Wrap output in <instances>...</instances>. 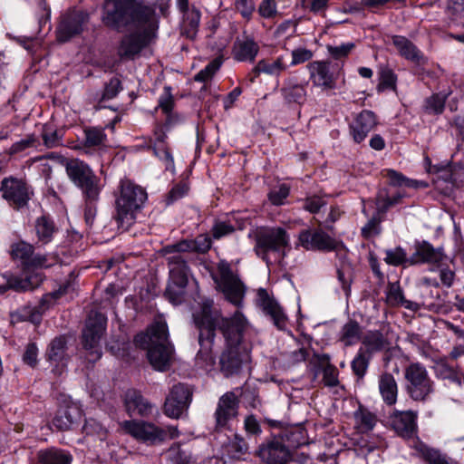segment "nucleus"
<instances>
[{"instance_id":"1","label":"nucleus","mask_w":464,"mask_h":464,"mask_svg":"<svg viewBox=\"0 0 464 464\" xmlns=\"http://www.w3.org/2000/svg\"><path fill=\"white\" fill-rule=\"evenodd\" d=\"M170 0H104L102 20L104 25L124 34L117 47L122 60H133L158 37L160 17H168Z\"/></svg>"},{"instance_id":"2","label":"nucleus","mask_w":464,"mask_h":464,"mask_svg":"<svg viewBox=\"0 0 464 464\" xmlns=\"http://www.w3.org/2000/svg\"><path fill=\"white\" fill-rule=\"evenodd\" d=\"M196 300L199 305L192 314L193 324L198 330V343L200 350L198 358L206 361L208 364L214 363L212 348L218 329L227 344L239 345L243 340L247 321L238 310L231 317H225L214 301L205 296L198 295Z\"/></svg>"},{"instance_id":"3","label":"nucleus","mask_w":464,"mask_h":464,"mask_svg":"<svg viewBox=\"0 0 464 464\" xmlns=\"http://www.w3.org/2000/svg\"><path fill=\"white\" fill-rule=\"evenodd\" d=\"M136 346L147 350L151 366L159 372L168 371L175 360V349L169 341L168 326L165 322L157 321L145 333L134 338Z\"/></svg>"},{"instance_id":"4","label":"nucleus","mask_w":464,"mask_h":464,"mask_svg":"<svg viewBox=\"0 0 464 464\" xmlns=\"http://www.w3.org/2000/svg\"><path fill=\"white\" fill-rule=\"evenodd\" d=\"M66 174L71 181L81 190L84 202V219L87 225H92L97 214L103 184L99 176L84 161L72 159L65 164Z\"/></svg>"},{"instance_id":"5","label":"nucleus","mask_w":464,"mask_h":464,"mask_svg":"<svg viewBox=\"0 0 464 464\" xmlns=\"http://www.w3.org/2000/svg\"><path fill=\"white\" fill-rule=\"evenodd\" d=\"M113 220L118 228L128 230L137 220L148 200L146 189L129 179H121L114 192Z\"/></svg>"},{"instance_id":"6","label":"nucleus","mask_w":464,"mask_h":464,"mask_svg":"<svg viewBox=\"0 0 464 464\" xmlns=\"http://www.w3.org/2000/svg\"><path fill=\"white\" fill-rule=\"evenodd\" d=\"M255 251L267 266L280 263L289 246V235L281 227H261L255 233Z\"/></svg>"},{"instance_id":"7","label":"nucleus","mask_w":464,"mask_h":464,"mask_svg":"<svg viewBox=\"0 0 464 464\" xmlns=\"http://www.w3.org/2000/svg\"><path fill=\"white\" fill-rule=\"evenodd\" d=\"M107 329V316L101 311L91 310L82 331L81 343L90 362L99 361L102 355L101 341Z\"/></svg>"},{"instance_id":"8","label":"nucleus","mask_w":464,"mask_h":464,"mask_svg":"<svg viewBox=\"0 0 464 464\" xmlns=\"http://www.w3.org/2000/svg\"><path fill=\"white\" fill-rule=\"evenodd\" d=\"M405 391L414 401L425 402L435 392V382L425 366L411 362L404 369Z\"/></svg>"},{"instance_id":"9","label":"nucleus","mask_w":464,"mask_h":464,"mask_svg":"<svg viewBox=\"0 0 464 464\" xmlns=\"http://www.w3.org/2000/svg\"><path fill=\"white\" fill-rule=\"evenodd\" d=\"M0 193L8 205L15 210L28 207L34 196L33 187L25 179L8 176L2 179Z\"/></svg>"},{"instance_id":"10","label":"nucleus","mask_w":464,"mask_h":464,"mask_svg":"<svg viewBox=\"0 0 464 464\" xmlns=\"http://www.w3.org/2000/svg\"><path fill=\"white\" fill-rule=\"evenodd\" d=\"M89 20L90 14L87 11L76 6L68 8L60 16L56 28L57 41L66 43L81 34Z\"/></svg>"},{"instance_id":"11","label":"nucleus","mask_w":464,"mask_h":464,"mask_svg":"<svg viewBox=\"0 0 464 464\" xmlns=\"http://www.w3.org/2000/svg\"><path fill=\"white\" fill-rule=\"evenodd\" d=\"M309 80L314 87L323 91L334 90L343 71L338 64L328 60L313 61L307 64Z\"/></svg>"},{"instance_id":"12","label":"nucleus","mask_w":464,"mask_h":464,"mask_svg":"<svg viewBox=\"0 0 464 464\" xmlns=\"http://www.w3.org/2000/svg\"><path fill=\"white\" fill-rule=\"evenodd\" d=\"M124 429L135 439L151 444L162 442L167 438L173 439L179 435L176 427H168L167 430H164L145 421H125Z\"/></svg>"},{"instance_id":"13","label":"nucleus","mask_w":464,"mask_h":464,"mask_svg":"<svg viewBox=\"0 0 464 464\" xmlns=\"http://www.w3.org/2000/svg\"><path fill=\"white\" fill-rule=\"evenodd\" d=\"M193 396V390L187 383L179 382L172 386L164 403V413L172 419H179L188 411Z\"/></svg>"},{"instance_id":"14","label":"nucleus","mask_w":464,"mask_h":464,"mask_svg":"<svg viewBox=\"0 0 464 464\" xmlns=\"http://www.w3.org/2000/svg\"><path fill=\"white\" fill-rule=\"evenodd\" d=\"M146 150L151 151L153 156L163 163L166 171L175 173V161L168 133L160 130H152V136L148 137Z\"/></svg>"},{"instance_id":"15","label":"nucleus","mask_w":464,"mask_h":464,"mask_svg":"<svg viewBox=\"0 0 464 464\" xmlns=\"http://www.w3.org/2000/svg\"><path fill=\"white\" fill-rule=\"evenodd\" d=\"M166 256L169 268V285L166 290H171L172 287L185 289L189 285L190 279L193 280L187 260L179 253Z\"/></svg>"},{"instance_id":"16","label":"nucleus","mask_w":464,"mask_h":464,"mask_svg":"<svg viewBox=\"0 0 464 464\" xmlns=\"http://www.w3.org/2000/svg\"><path fill=\"white\" fill-rule=\"evenodd\" d=\"M298 241L304 249L312 251L330 252L337 246L336 240L322 229H304Z\"/></svg>"},{"instance_id":"17","label":"nucleus","mask_w":464,"mask_h":464,"mask_svg":"<svg viewBox=\"0 0 464 464\" xmlns=\"http://www.w3.org/2000/svg\"><path fill=\"white\" fill-rule=\"evenodd\" d=\"M257 305L270 318L273 324L280 331L285 330L288 317L275 296L269 292H258Z\"/></svg>"},{"instance_id":"18","label":"nucleus","mask_w":464,"mask_h":464,"mask_svg":"<svg viewBox=\"0 0 464 464\" xmlns=\"http://www.w3.org/2000/svg\"><path fill=\"white\" fill-rule=\"evenodd\" d=\"M212 237L208 234H199L193 239H182L175 244L163 246L160 253L163 256L170 254H182L185 252H196L206 254L212 247Z\"/></svg>"},{"instance_id":"19","label":"nucleus","mask_w":464,"mask_h":464,"mask_svg":"<svg viewBox=\"0 0 464 464\" xmlns=\"http://www.w3.org/2000/svg\"><path fill=\"white\" fill-rule=\"evenodd\" d=\"M258 456L267 464H286L291 459L290 450L285 445L282 438L275 437L262 444Z\"/></svg>"},{"instance_id":"20","label":"nucleus","mask_w":464,"mask_h":464,"mask_svg":"<svg viewBox=\"0 0 464 464\" xmlns=\"http://www.w3.org/2000/svg\"><path fill=\"white\" fill-rule=\"evenodd\" d=\"M378 125V117L371 110H362L349 124V132L355 143H362Z\"/></svg>"},{"instance_id":"21","label":"nucleus","mask_w":464,"mask_h":464,"mask_svg":"<svg viewBox=\"0 0 464 464\" xmlns=\"http://www.w3.org/2000/svg\"><path fill=\"white\" fill-rule=\"evenodd\" d=\"M245 353L239 345L227 344L218 358V369L227 378L238 374L242 370Z\"/></svg>"},{"instance_id":"22","label":"nucleus","mask_w":464,"mask_h":464,"mask_svg":"<svg viewBox=\"0 0 464 464\" xmlns=\"http://www.w3.org/2000/svg\"><path fill=\"white\" fill-rule=\"evenodd\" d=\"M414 253L411 256V265L432 264L440 265L446 258L442 246L434 247L429 241L416 240Z\"/></svg>"},{"instance_id":"23","label":"nucleus","mask_w":464,"mask_h":464,"mask_svg":"<svg viewBox=\"0 0 464 464\" xmlns=\"http://www.w3.org/2000/svg\"><path fill=\"white\" fill-rule=\"evenodd\" d=\"M259 50V44L254 37L244 34L233 43L231 54L232 58L238 63H252L258 55Z\"/></svg>"},{"instance_id":"24","label":"nucleus","mask_w":464,"mask_h":464,"mask_svg":"<svg viewBox=\"0 0 464 464\" xmlns=\"http://www.w3.org/2000/svg\"><path fill=\"white\" fill-rule=\"evenodd\" d=\"M82 415V411L77 404L64 402L56 411L53 425L62 431L72 430L79 424Z\"/></svg>"},{"instance_id":"25","label":"nucleus","mask_w":464,"mask_h":464,"mask_svg":"<svg viewBox=\"0 0 464 464\" xmlns=\"http://www.w3.org/2000/svg\"><path fill=\"white\" fill-rule=\"evenodd\" d=\"M64 292H48L41 299L38 307L23 312H15L11 314L12 320L15 322L29 321L33 324H39L42 318V313L54 304L60 299Z\"/></svg>"},{"instance_id":"26","label":"nucleus","mask_w":464,"mask_h":464,"mask_svg":"<svg viewBox=\"0 0 464 464\" xmlns=\"http://www.w3.org/2000/svg\"><path fill=\"white\" fill-rule=\"evenodd\" d=\"M214 280L218 286L216 290H246V285L237 271H235L227 262L218 264Z\"/></svg>"},{"instance_id":"27","label":"nucleus","mask_w":464,"mask_h":464,"mask_svg":"<svg viewBox=\"0 0 464 464\" xmlns=\"http://www.w3.org/2000/svg\"><path fill=\"white\" fill-rule=\"evenodd\" d=\"M417 412L413 411H393L390 420L393 430L402 438H411L417 430Z\"/></svg>"},{"instance_id":"28","label":"nucleus","mask_w":464,"mask_h":464,"mask_svg":"<svg viewBox=\"0 0 464 464\" xmlns=\"http://www.w3.org/2000/svg\"><path fill=\"white\" fill-rule=\"evenodd\" d=\"M238 401L234 392H229L220 397L215 412L217 427L223 428L237 415Z\"/></svg>"},{"instance_id":"29","label":"nucleus","mask_w":464,"mask_h":464,"mask_svg":"<svg viewBox=\"0 0 464 464\" xmlns=\"http://www.w3.org/2000/svg\"><path fill=\"white\" fill-rule=\"evenodd\" d=\"M288 66L289 65L285 63L284 56L282 55L276 59H261L249 72V81L254 82L256 78L261 73L279 77L287 70Z\"/></svg>"},{"instance_id":"30","label":"nucleus","mask_w":464,"mask_h":464,"mask_svg":"<svg viewBox=\"0 0 464 464\" xmlns=\"http://www.w3.org/2000/svg\"><path fill=\"white\" fill-rule=\"evenodd\" d=\"M34 230L37 238L36 243L39 246H46L53 240L54 236L59 231V228L54 219L50 215L44 214L36 218L34 225Z\"/></svg>"},{"instance_id":"31","label":"nucleus","mask_w":464,"mask_h":464,"mask_svg":"<svg viewBox=\"0 0 464 464\" xmlns=\"http://www.w3.org/2000/svg\"><path fill=\"white\" fill-rule=\"evenodd\" d=\"M44 276L39 272H25L21 276L8 280L7 285H0V290H36L44 282Z\"/></svg>"},{"instance_id":"32","label":"nucleus","mask_w":464,"mask_h":464,"mask_svg":"<svg viewBox=\"0 0 464 464\" xmlns=\"http://www.w3.org/2000/svg\"><path fill=\"white\" fill-rule=\"evenodd\" d=\"M431 5L444 9L449 26L464 25V0H433Z\"/></svg>"},{"instance_id":"33","label":"nucleus","mask_w":464,"mask_h":464,"mask_svg":"<svg viewBox=\"0 0 464 464\" xmlns=\"http://www.w3.org/2000/svg\"><path fill=\"white\" fill-rule=\"evenodd\" d=\"M125 407L130 416H146L150 413L152 408L151 404L136 390L126 392Z\"/></svg>"},{"instance_id":"34","label":"nucleus","mask_w":464,"mask_h":464,"mask_svg":"<svg viewBox=\"0 0 464 464\" xmlns=\"http://www.w3.org/2000/svg\"><path fill=\"white\" fill-rule=\"evenodd\" d=\"M311 363L323 372V382L325 386L335 387L338 385V372L335 366L330 363V357L327 354H314Z\"/></svg>"},{"instance_id":"35","label":"nucleus","mask_w":464,"mask_h":464,"mask_svg":"<svg viewBox=\"0 0 464 464\" xmlns=\"http://www.w3.org/2000/svg\"><path fill=\"white\" fill-rule=\"evenodd\" d=\"M34 251V245L24 240L13 242L9 246V255L11 259L24 269L30 268V262L33 257Z\"/></svg>"},{"instance_id":"36","label":"nucleus","mask_w":464,"mask_h":464,"mask_svg":"<svg viewBox=\"0 0 464 464\" xmlns=\"http://www.w3.org/2000/svg\"><path fill=\"white\" fill-rule=\"evenodd\" d=\"M415 450L426 464H458L453 459L441 452L440 450L420 441Z\"/></svg>"},{"instance_id":"37","label":"nucleus","mask_w":464,"mask_h":464,"mask_svg":"<svg viewBox=\"0 0 464 464\" xmlns=\"http://www.w3.org/2000/svg\"><path fill=\"white\" fill-rule=\"evenodd\" d=\"M280 92L287 103L304 104L306 101L305 85L298 83L295 79L289 78L284 82Z\"/></svg>"},{"instance_id":"38","label":"nucleus","mask_w":464,"mask_h":464,"mask_svg":"<svg viewBox=\"0 0 464 464\" xmlns=\"http://www.w3.org/2000/svg\"><path fill=\"white\" fill-rule=\"evenodd\" d=\"M378 388L382 399L387 406H393L397 402L398 384L392 373L383 372L380 375Z\"/></svg>"},{"instance_id":"39","label":"nucleus","mask_w":464,"mask_h":464,"mask_svg":"<svg viewBox=\"0 0 464 464\" xmlns=\"http://www.w3.org/2000/svg\"><path fill=\"white\" fill-rule=\"evenodd\" d=\"M67 338L64 335H60L53 338L49 343L45 357L47 361L52 363L63 364V362L67 360Z\"/></svg>"},{"instance_id":"40","label":"nucleus","mask_w":464,"mask_h":464,"mask_svg":"<svg viewBox=\"0 0 464 464\" xmlns=\"http://www.w3.org/2000/svg\"><path fill=\"white\" fill-rule=\"evenodd\" d=\"M362 343L364 346L363 352H366L370 356H372L375 353L389 349L390 346L388 340L377 330L366 332L362 338Z\"/></svg>"},{"instance_id":"41","label":"nucleus","mask_w":464,"mask_h":464,"mask_svg":"<svg viewBox=\"0 0 464 464\" xmlns=\"http://www.w3.org/2000/svg\"><path fill=\"white\" fill-rule=\"evenodd\" d=\"M72 461V454L62 449L50 448L37 453L38 464H71Z\"/></svg>"},{"instance_id":"42","label":"nucleus","mask_w":464,"mask_h":464,"mask_svg":"<svg viewBox=\"0 0 464 464\" xmlns=\"http://www.w3.org/2000/svg\"><path fill=\"white\" fill-rule=\"evenodd\" d=\"M237 229H243V224H239L235 217L227 216L226 219H216L210 230L211 237L219 240L233 234Z\"/></svg>"},{"instance_id":"43","label":"nucleus","mask_w":464,"mask_h":464,"mask_svg":"<svg viewBox=\"0 0 464 464\" xmlns=\"http://www.w3.org/2000/svg\"><path fill=\"white\" fill-rule=\"evenodd\" d=\"M392 44L399 51L400 54L409 61L419 63L422 58L421 52L405 36L393 35Z\"/></svg>"},{"instance_id":"44","label":"nucleus","mask_w":464,"mask_h":464,"mask_svg":"<svg viewBox=\"0 0 464 464\" xmlns=\"http://www.w3.org/2000/svg\"><path fill=\"white\" fill-rule=\"evenodd\" d=\"M200 18L201 13L195 6H192L190 11L182 14V34L190 40H194L198 32Z\"/></svg>"},{"instance_id":"45","label":"nucleus","mask_w":464,"mask_h":464,"mask_svg":"<svg viewBox=\"0 0 464 464\" xmlns=\"http://www.w3.org/2000/svg\"><path fill=\"white\" fill-rule=\"evenodd\" d=\"M436 372L439 377L448 380L451 383L461 385L464 379L463 371L457 365L450 363L446 359H442L437 362Z\"/></svg>"},{"instance_id":"46","label":"nucleus","mask_w":464,"mask_h":464,"mask_svg":"<svg viewBox=\"0 0 464 464\" xmlns=\"http://www.w3.org/2000/svg\"><path fill=\"white\" fill-rule=\"evenodd\" d=\"M84 147L97 148L105 144L107 134L105 129L98 126L86 127L83 130Z\"/></svg>"},{"instance_id":"47","label":"nucleus","mask_w":464,"mask_h":464,"mask_svg":"<svg viewBox=\"0 0 464 464\" xmlns=\"http://www.w3.org/2000/svg\"><path fill=\"white\" fill-rule=\"evenodd\" d=\"M448 96L441 92L433 93L424 100L422 110L426 114L440 115L445 110Z\"/></svg>"},{"instance_id":"48","label":"nucleus","mask_w":464,"mask_h":464,"mask_svg":"<svg viewBox=\"0 0 464 464\" xmlns=\"http://www.w3.org/2000/svg\"><path fill=\"white\" fill-rule=\"evenodd\" d=\"M198 295L202 296L199 292H163L164 298L173 305H179L187 301L188 298L192 299L193 302L188 304L192 313L199 307L198 302L195 301V299L198 300Z\"/></svg>"},{"instance_id":"49","label":"nucleus","mask_w":464,"mask_h":464,"mask_svg":"<svg viewBox=\"0 0 464 464\" xmlns=\"http://www.w3.org/2000/svg\"><path fill=\"white\" fill-rule=\"evenodd\" d=\"M384 261L387 265L392 266H412L411 256L408 257L406 250L401 246L385 250Z\"/></svg>"},{"instance_id":"50","label":"nucleus","mask_w":464,"mask_h":464,"mask_svg":"<svg viewBox=\"0 0 464 464\" xmlns=\"http://www.w3.org/2000/svg\"><path fill=\"white\" fill-rule=\"evenodd\" d=\"M371 360L372 356L363 352V348L361 347L351 362L353 372L358 379H362L365 376Z\"/></svg>"},{"instance_id":"51","label":"nucleus","mask_w":464,"mask_h":464,"mask_svg":"<svg viewBox=\"0 0 464 464\" xmlns=\"http://www.w3.org/2000/svg\"><path fill=\"white\" fill-rule=\"evenodd\" d=\"M227 452L231 459H244L248 452V445L241 436L236 434L227 445Z\"/></svg>"},{"instance_id":"52","label":"nucleus","mask_w":464,"mask_h":464,"mask_svg":"<svg viewBox=\"0 0 464 464\" xmlns=\"http://www.w3.org/2000/svg\"><path fill=\"white\" fill-rule=\"evenodd\" d=\"M397 85V75L389 67H382L379 72V83L377 84V92L381 93L386 90L396 89Z\"/></svg>"},{"instance_id":"53","label":"nucleus","mask_w":464,"mask_h":464,"mask_svg":"<svg viewBox=\"0 0 464 464\" xmlns=\"http://www.w3.org/2000/svg\"><path fill=\"white\" fill-rule=\"evenodd\" d=\"M361 335V326L353 320H350L346 323L341 331V341L344 343L346 346L354 344Z\"/></svg>"},{"instance_id":"54","label":"nucleus","mask_w":464,"mask_h":464,"mask_svg":"<svg viewBox=\"0 0 464 464\" xmlns=\"http://www.w3.org/2000/svg\"><path fill=\"white\" fill-rule=\"evenodd\" d=\"M291 188L286 183H280L274 187L267 194V198L273 206H283L290 195Z\"/></svg>"},{"instance_id":"55","label":"nucleus","mask_w":464,"mask_h":464,"mask_svg":"<svg viewBox=\"0 0 464 464\" xmlns=\"http://www.w3.org/2000/svg\"><path fill=\"white\" fill-rule=\"evenodd\" d=\"M60 262V257L54 253L40 254L34 252L30 268H49Z\"/></svg>"},{"instance_id":"56","label":"nucleus","mask_w":464,"mask_h":464,"mask_svg":"<svg viewBox=\"0 0 464 464\" xmlns=\"http://www.w3.org/2000/svg\"><path fill=\"white\" fill-rule=\"evenodd\" d=\"M82 430L87 436L96 437L100 440H104L108 434L107 428L94 418L85 420Z\"/></svg>"},{"instance_id":"57","label":"nucleus","mask_w":464,"mask_h":464,"mask_svg":"<svg viewBox=\"0 0 464 464\" xmlns=\"http://www.w3.org/2000/svg\"><path fill=\"white\" fill-rule=\"evenodd\" d=\"M189 181L188 179H182L177 184H175L166 196V204L168 206L172 205L179 199L184 198L188 194L189 191Z\"/></svg>"},{"instance_id":"58","label":"nucleus","mask_w":464,"mask_h":464,"mask_svg":"<svg viewBox=\"0 0 464 464\" xmlns=\"http://www.w3.org/2000/svg\"><path fill=\"white\" fill-rule=\"evenodd\" d=\"M174 106L175 100L172 95V89L170 86H165L158 99V105L154 108L152 114L154 115L159 110H160L162 113L170 112L174 111Z\"/></svg>"},{"instance_id":"59","label":"nucleus","mask_w":464,"mask_h":464,"mask_svg":"<svg viewBox=\"0 0 464 464\" xmlns=\"http://www.w3.org/2000/svg\"><path fill=\"white\" fill-rule=\"evenodd\" d=\"M123 90L121 81L119 77L113 76L104 84V89L99 100V103L116 98Z\"/></svg>"},{"instance_id":"60","label":"nucleus","mask_w":464,"mask_h":464,"mask_svg":"<svg viewBox=\"0 0 464 464\" xmlns=\"http://www.w3.org/2000/svg\"><path fill=\"white\" fill-rule=\"evenodd\" d=\"M167 464H189L190 456L179 445L171 446L165 453Z\"/></svg>"},{"instance_id":"61","label":"nucleus","mask_w":464,"mask_h":464,"mask_svg":"<svg viewBox=\"0 0 464 464\" xmlns=\"http://www.w3.org/2000/svg\"><path fill=\"white\" fill-rule=\"evenodd\" d=\"M354 418L360 430L363 432L372 430L376 423L375 415L362 408L354 413Z\"/></svg>"},{"instance_id":"62","label":"nucleus","mask_w":464,"mask_h":464,"mask_svg":"<svg viewBox=\"0 0 464 464\" xmlns=\"http://www.w3.org/2000/svg\"><path fill=\"white\" fill-rule=\"evenodd\" d=\"M386 302L394 306H403L407 309L417 311L419 304L415 302L407 300L402 292H386Z\"/></svg>"},{"instance_id":"63","label":"nucleus","mask_w":464,"mask_h":464,"mask_svg":"<svg viewBox=\"0 0 464 464\" xmlns=\"http://www.w3.org/2000/svg\"><path fill=\"white\" fill-rule=\"evenodd\" d=\"M222 62L219 59H214L209 62L202 70L194 76L195 82H206L213 78L216 72L220 69Z\"/></svg>"},{"instance_id":"64","label":"nucleus","mask_w":464,"mask_h":464,"mask_svg":"<svg viewBox=\"0 0 464 464\" xmlns=\"http://www.w3.org/2000/svg\"><path fill=\"white\" fill-rule=\"evenodd\" d=\"M41 136L44 145L48 149L58 147L62 143V136L59 135L57 130L48 124L44 125Z\"/></svg>"}]
</instances>
